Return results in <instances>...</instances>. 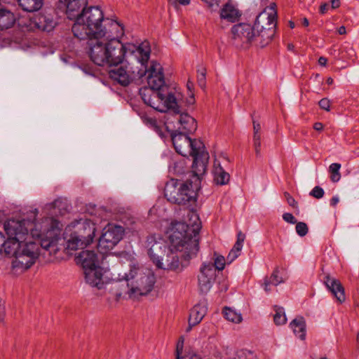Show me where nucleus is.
<instances>
[{
    "label": "nucleus",
    "instance_id": "nucleus-1",
    "mask_svg": "<svg viewBox=\"0 0 359 359\" xmlns=\"http://www.w3.org/2000/svg\"><path fill=\"white\" fill-rule=\"evenodd\" d=\"M201 228L200 222L191 226L181 222H172L169 228L170 245L164 260L158 261V268L177 272L183 271L199 250Z\"/></svg>",
    "mask_w": 359,
    "mask_h": 359
},
{
    "label": "nucleus",
    "instance_id": "nucleus-56",
    "mask_svg": "<svg viewBox=\"0 0 359 359\" xmlns=\"http://www.w3.org/2000/svg\"><path fill=\"white\" fill-rule=\"evenodd\" d=\"M332 8L333 9L337 8L340 6V1L339 0H331Z\"/></svg>",
    "mask_w": 359,
    "mask_h": 359
},
{
    "label": "nucleus",
    "instance_id": "nucleus-15",
    "mask_svg": "<svg viewBox=\"0 0 359 359\" xmlns=\"http://www.w3.org/2000/svg\"><path fill=\"white\" fill-rule=\"evenodd\" d=\"M215 269L211 262L203 263L198 276L199 290L202 293H207L211 289L215 280Z\"/></svg>",
    "mask_w": 359,
    "mask_h": 359
},
{
    "label": "nucleus",
    "instance_id": "nucleus-21",
    "mask_svg": "<svg viewBox=\"0 0 359 359\" xmlns=\"http://www.w3.org/2000/svg\"><path fill=\"white\" fill-rule=\"evenodd\" d=\"M76 264H80L84 271L99 266L97 255L93 250H83L75 257Z\"/></svg>",
    "mask_w": 359,
    "mask_h": 359
},
{
    "label": "nucleus",
    "instance_id": "nucleus-18",
    "mask_svg": "<svg viewBox=\"0 0 359 359\" xmlns=\"http://www.w3.org/2000/svg\"><path fill=\"white\" fill-rule=\"evenodd\" d=\"M73 20H75V22L72 27V31L74 37L79 40L88 39V46L92 41H95L96 40L101 39L97 37L94 32H91V30L88 29V26H87L86 23L80 22L79 17H76Z\"/></svg>",
    "mask_w": 359,
    "mask_h": 359
},
{
    "label": "nucleus",
    "instance_id": "nucleus-42",
    "mask_svg": "<svg viewBox=\"0 0 359 359\" xmlns=\"http://www.w3.org/2000/svg\"><path fill=\"white\" fill-rule=\"evenodd\" d=\"M205 75L206 69L204 67L198 69V83L201 88H204L205 86Z\"/></svg>",
    "mask_w": 359,
    "mask_h": 359
},
{
    "label": "nucleus",
    "instance_id": "nucleus-41",
    "mask_svg": "<svg viewBox=\"0 0 359 359\" xmlns=\"http://www.w3.org/2000/svg\"><path fill=\"white\" fill-rule=\"evenodd\" d=\"M233 359H255V355L251 351L241 350Z\"/></svg>",
    "mask_w": 359,
    "mask_h": 359
},
{
    "label": "nucleus",
    "instance_id": "nucleus-12",
    "mask_svg": "<svg viewBox=\"0 0 359 359\" xmlns=\"http://www.w3.org/2000/svg\"><path fill=\"white\" fill-rule=\"evenodd\" d=\"M232 43L238 48H248L251 45L260 47L257 33L253 26L247 23H239L231 28Z\"/></svg>",
    "mask_w": 359,
    "mask_h": 359
},
{
    "label": "nucleus",
    "instance_id": "nucleus-64",
    "mask_svg": "<svg viewBox=\"0 0 359 359\" xmlns=\"http://www.w3.org/2000/svg\"><path fill=\"white\" fill-rule=\"evenodd\" d=\"M0 1L8 2V1H9V0H0Z\"/></svg>",
    "mask_w": 359,
    "mask_h": 359
},
{
    "label": "nucleus",
    "instance_id": "nucleus-20",
    "mask_svg": "<svg viewBox=\"0 0 359 359\" xmlns=\"http://www.w3.org/2000/svg\"><path fill=\"white\" fill-rule=\"evenodd\" d=\"M324 283L339 302L342 303L345 301L344 288L339 280L326 275L324 278Z\"/></svg>",
    "mask_w": 359,
    "mask_h": 359
},
{
    "label": "nucleus",
    "instance_id": "nucleus-51",
    "mask_svg": "<svg viewBox=\"0 0 359 359\" xmlns=\"http://www.w3.org/2000/svg\"><path fill=\"white\" fill-rule=\"evenodd\" d=\"M187 89L189 90V91L191 93V100L189 101L190 103H193L194 102V93L192 92V89L194 88V83L191 81H188L187 83Z\"/></svg>",
    "mask_w": 359,
    "mask_h": 359
},
{
    "label": "nucleus",
    "instance_id": "nucleus-2",
    "mask_svg": "<svg viewBox=\"0 0 359 359\" xmlns=\"http://www.w3.org/2000/svg\"><path fill=\"white\" fill-rule=\"evenodd\" d=\"M147 74L149 88L140 90L144 102L160 112H167L168 110L177 111V100L180 94L165 85L161 65L151 61L149 67L147 66Z\"/></svg>",
    "mask_w": 359,
    "mask_h": 359
},
{
    "label": "nucleus",
    "instance_id": "nucleus-6",
    "mask_svg": "<svg viewBox=\"0 0 359 359\" xmlns=\"http://www.w3.org/2000/svg\"><path fill=\"white\" fill-rule=\"evenodd\" d=\"M76 17H79V21L86 23L88 29L101 39L103 36L124 34L123 25L115 20L104 19L102 11L97 6H85Z\"/></svg>",
    "mask_w": 359,
    "mask_h": 359
},
{
    "label": "nucleus",
    "instance_id": "nucleus-3",
    "mask_svg": "<svg viewBox=\"0 0 359 359\" xmlns=\"http://www.w3.org/2000/svg\"><path fill=\"white\" fill-rule=\"evenodd\" d=\"M123 35L103 36L102 39L89 43L88 55L93 63L98 66H117L123 64L128 50L133 53L137 47L123 44L118 39Z\"/></svg>",
    "mask_w": 359,
    "mask_h": 359
},
{
    "label": "nucleus",
    "instance_id": "nucleus-62",
    "mask_svg": "<svg viewBox=\"0 0 359 359\" xmlns=\"http://www.w3.org/2000/svg\"><path fill=\"white\" fill-rule=\"evenodd\" d=\"M327 83L328 85H331L333 83V79L331 77L327 78Z\"/></svg>",
    "mask_w": 359,
    "mask_h": 359
},
{
    "label": "nucleus",
    "instance_id": "nucleus-52",
    "mask_svg": "<svg viewBox=\"0 0 359 359\" xmlns=\"http://www.w3.org/2000/svg\"><path fill=\"white\" fill-rule=\"evenodd\" d=\"M329 4L327 3H323L320 5V9H319V11H320V14H325L327 12L328 9H329Z\"/></svg>",
    "mask_w": 359,
    "mask_h": 359
},
{
    "label": "nucleus",
    "instance_id": "nucleus-43",
    "mask_svg": "<svg viewBox=\"0 0 359 359\" xmlns=\"http://www.w3.org/2000/svg\"><path fill=\"white\" fill-rule=\"evenodd\" d=\"M324 194L325 191L323 189L319 186H316L310 192V196L317 199L322 198Z\"/></svg>",
    "mask_w": 359,
    "mask_h": 359
},
{
    "label": "nucleus",
    "instance_id": "nucleus-61",
    "mask_svg": "<svg viewBox=\"0 0 359 359\" xmlns=\"http://www.w3.org/2000/svg\"><path fill=\"white\" fill-rule=\"evenodd\" d=\"M294 45H293V44H292V43H289V44L287 45V49H288L289 50H294Z\"/></svg>",
    "mask_w": 359,
    "mask_h": 359
},
{
    "label": "nucleus",
    "instance_id": "nucleus-33",
    "mask_svg": "<svg viewBox=\"0 0 359 359\" xmlns=\"http://www.w3.org/2000/svg\"><path fill=\"white\" fill-rule=\"evenodd\" d=\"M224 316L229 321L239 323L242 321V316L240 313L236 312L230 308H225L224 311Z\"/></svg>",
    "mask_w": 359,
    "mask_h": 359
},
{
    "label": "nucleus",
    "instance_id": "nucleus-50",
    "mask_svg": "<svg viewBox=\"0 0 359 359\" xmlns=\"http://www.w3.org/2000/svg\"><path fill=\"white\" fill-rule=\"evenodd\" d=\"M239 255L238 254H236V252H234V251H230L227 257H226V259H227V262H229V263H231L233 261H234Z\"/></svg>",
    "mask_w": 359,
    "mask_h": 359
},
{
    "label": "nucleus",
    "instance_id": "nucleus-31",
    "mask_svg": "<svg viewBox=\"0 0 359 359\" xmlns=\"http://www.w3.org/2000/svg\"><path fill=\"white\" fill-rule=\"evenodd\" d=\"M20 243L21 241L8 237V239L6 240L5 244L2 248V253H4L8 256H13L15 257V252L18 250Z\"/></svg>",
    "mask_w": 359,
    "mask_h": 359
},
{
    "label": "nucleus",
    "instance_id": "nucleus-9",
    "mask_svg": "<svg viewBox=\"0 0 359 359\" xmlns=\"http://www.w3.org/2000/svg\"><path fill=\"white\" fill-rule=\"evenodd\" d=\"M275 6V4H271L269 7L261 12L255 20L253 27L257 33V39L259 41L261 48L267 46L275 34L277 17Z\"/></svg>",
    "mask_w": 359,
    "mask_h": 359
},
{
    "label": "nucleus",
    "instance_id": "nucleus-59",
    "mask_svg": "<svg viewBox=\"0 0 359 359\" xmlns=\"http://www.w3.org/2000/svg\"><path fill=\"white\" fill-rule=\"evenodd\" d=\"M338 33L339 34H346V27L344 26H341L338 29Z\"/></svg>",
    "mask_w": 359,
    "mask_h": 359
},
{
    "label": "nucleus",
    "instance_id": "nucleus-63",
    "mask_svg": "<svg viewBox=\"0 0 359 359\" xmlns=\"http://www.w3.org/2000/svg\"><path fill=\"white\" fill-rule=\"evenodd\" d=\"M289 25H290V27L291 29H293V28H294V27H295L294 22H292V21H290V22H289Z\"/></svg>",
    "mask_w": 359,
    "mask_h": 359
},
{
    "label": "nucleus",
    "instance_id": "nucleus-26",
    "mask_svg": "<svg viewBox=\"0 0 359 359\" xmlns=\"http://www.w3.org/2000/svg\"><path fill=\"white\" fill-rule=\"evenodd\" d=\"M212 173L214 181L217 184L224 185L229 182V174L224 170L220 163L217 160L214 162Z\"/></svg>",
    "mask_w": 359,
    "mask_h": 359
},
{
    "label": "nucleus",
    "instance_id": "nucleus-40",
    "mask_svg": "<svg viewBox=\"0 0 359 359\" xmlns=\"http://www.w3.org/2000/svg\"><path fill=\"white\" fill-rule=\"evenodd\" d=\"M295 224H296L295 230H296L297 233L301 237L306 236L309 231V228H308L307 224L305 222H297V223H295Z\"/></svg>",
    "mask_w": 359,
    "mask_h": 359
},
{
    "label": "nucleus",
    "instance_id": "nucleus-34",
    "mask_svg": "<svg viewBox=\"0 0 359 359\" xmlns=\"http://www.w3.org/2000/svg\"><path fill=\"white\" fill-rule=\"evenodd\" d=\"M341 164L337 163H332L329 167V172L330 173V180L332 182H337L341 179V174L339 170Z\"/></svg>",
    "mask_w": 359,
    "mask_h": 359
},
{
    "label": "nucleus",
    "instance_id": "nucleus-49",
    "mask_svg": "<svg viewBox=\"0 0 359 359\" xmlns=\"http://www.w3.org/2000/svg\"><path fill=\"white\" fill-rule=\"evenodd\" d=\"M252 123H253V135H262V133H261L262 128H261V125L259 124V123L253 120Z\"/></svg>",
    "mask_w": 359,
    "mask_h": 359
},
{
    "label": "nucleus",
    "instance_id": "nucleus-24",
    "mask_svg": "<svg viewBox=\"0 0 359 359\" xmlns=\"http://www.w3.org/2000/svg\"><path fill=\"white\" fill-rule=\"evenodd\" d=\"M66 6L67 17L73 20L87 4L88 0H60Z\"/></svg>",
    "mask_w": 359,
    "mask_h": 359
},
{
    "label": "nucleus",
    "instance_id": "nucleus-45",
    "mask_svg": "<svg viewBox=\"0 0 359 359\" xmlns=\"http://www.w3.org/2000/svg\"><path fill=\"white\" fill-rule=\"evenodd\" d=\"M284 196L289 205L292 206L294 208H297V201L289 193L285 192Z\"/></svg>",
    "mask_w": 359,
    "mask_h": 359
},
{
    "label": "nucleus",
    "instance_id": "nucleus-57",
    "mask_svg": "<svg viewBox=\"0 0 359 359\" xmlns=\"http://www.w3.org/2000/svg\"><path fill=\"white\" fill-rule=\"evenodd\" d=\"M327 60L325 57H320L318 59V63L321 66H325L327 64Z\"/></svg>",
    "mask_w": 359,
    "mask_h": 359
},
{
    "label": "nucleus",
    "instance_id": "nucleus-28",
    "mask_svg": "<svg viewBox=\"0 0 359 359\" xmlns=\"http://www.w3.org/2000/svg\"><path fill=\"white\" fill-rule=\"evenodd\" d=\"M240 16L238 9L229 4H226L220 11V17L222 19L226 20L229 22H235Z\"/></svg>",
    "mask_w": 359,
    "mask_h": 359
},
{
    "label": "nucleus",
    "instance_id": "nucleus-4",
    "mask_svg": "<svg viewBox=\"0 0 359 359\" xmlns=\"http://www.w3.org/2000/svg\"><path fill=\"white\" fill-rule=\"evenodd\" d=\"M154 283L155 277L151 271L133 267L126 274V281L114 283L111 290L115 296L116 301H118L123 294H128L130 298H136L150 292Z\"/></svg>",
    "mask_w": 359,
    "mask_h": 359
},
{
    "label": "nucleus",
    "instance_id": "nucleus-44",
    "mask_svg": "<svg viewBox=\"0 0 359 359\" xmlns=\"http://www.w3.org/2000/svg\"><path fill=\"white\" fill-rule=\"evenodd\" d=\"M140 117L143 123H145L146 125L151 127L156 126V120L155 118L150 117L145 114H142Z\"/></svg>",
    "mask_w": 359,
    "mask_h": 359
},
{
    "label": "nucleus",
    "instance_id": "nucleus-32",
    "mask_svg": "<svg viewBox=\"0 0 359 359\" xmlns=\"http://www.w3.org/2000/svg\"><path fill=\"white\" fill-rule=\"evenodd\" d=\"M279 270L278 268L275 269L271 275L270 278H266L264 283V290L266 292L270 291V288L269 287L270 285H278V284L283 283L284 280L282 277L279 276Z\"/></svg>",
    "mask_w": 359,
    "mask_h": 359
},
{
    "label": "nucleus",
    "instance_id": "nucleus-23",
    "mask_svg": "<svg viewBox=\"0 0 359 359\" xmlns=\"http://www.w3.org/2000/svg\"><path fill=\"white\" fill-rule=\"evenodd\" d=\"M49 236L42 238L40 241L41 247L50 255H55L59 251L58 241L60 239L57 235L49 232Z\"/></svg>",
    "mask_w": 359,
    "mask_h": 359
},
{
    "label": "nucleus",
    "instance_id": "nucleus-7",
    "mask_svg": "<svg viewBox=\"0 0 359 359\" xmlns=\"http://www.w3.org/2000/svg\"><path fill=\"white\" fill-rule=\"evenodd\" d=\"M133 53L136 57L135 63L113 66L114 68L109 72L110 78L123 86L146 76L147 63L149 59L150 49L149 48H144L140 46L136 50H133Z\"/></svg>",
    "mask_w": 359,
    "mask_h": 359
},
{
    "label": "nucleus",
    "instance_id": "nucleus-48",
    "mask_svg": "<svg viewBox=\"0 0 359 359\" xmlns=\"http://www.w3.org/2000/svg\"><path fill=\"white\" fill-rule=\"evenodd\" d=\"M5 315V302L0 298V323L4 322Z\"/></svg>",
    "mask_w": 359,
    "mask_h": 359
},
{
    "label": "nucleus",
    "instance_id": "nucleus-36",
    "mask_svg": "<svg viewBox=\"0 0 359 359\" xmlns=\"http://www.w3.org/2000/svg\"><path fill=\"white\" fill-rule=\"evenodd\" d=\"M183 345H184V339L182 337H181L177 344L176 359H200L196 355H193L191 356H189V355L182 356L181 355L182 353Z\"/></svg>",
    "mask_w": 359,
    "mask_h": 359
},
{
    "label": "nucleus",
    "instance_id": "nucleus-29",
    "mask_svg": "<svg viewBox=\"0 0 359 359\" xmlns=\"http://www.w3.org/2000/svg\"><path fill=\"white\" fill-rule=\"evenodd\" d=\"M294 334L301 339H304L306 336V323L303 317L294 319L290 325Z\"/></svg>",
    "mask_w": 359,
    "mask_h": 359
},
{
    "label": "nucleus",
    "instance_id": "nucleus-35",
    "mask_svg": "<svg viewBox=\"0 0 359 359\" xmlns=\"http://www.w3.org/2000/svg\"><path fill=\"white\" fill-rule=\"evenodd\" d=\"M276 313L273 316L274 323L277 325H283L286 323L287 318L283 307L275 306Z\"/></svg>",
    "mask_w": 359,
    "mask_h": 359
},
{
    "label": "nucleus",
    "instance_id": "nucleus-37",
    "mask_svg": "<svg viewBox=\"0 0 359 359\" xmlns=\"http://www.w3.org/2000/svg\"><path fill=\"white\" fill-rule=\"evenodd\" d=\"M245 235L241 232H239L237 235V241L234 244L233 248L231 250V251H234L236 254L240 255V252L243 248V244L245 240Z\"/></svg>",
    "mask_w": 359,
    "mask_h": 359
},
{
    "label": "nucleus",
    "instance_id": "nucleus-19",
    "mask_svg": "<svg viewBox=\"0 0 359 359\" xmlns=\"http://www.w3.org/2000/svg\"><path fill=\"white\" fill-rule=\"evenodd\" d=\"M84 276L86 283L91 287H97L99 290L103 288L104 285L102 278L103 273L102 269L100 266L86 269Z\"/></svg>",
    "mask_w": 359,
    "mask_h": 359
},
{
    "label": "nucleus",
    "instance_id": "nucleus-10",
    "mask_svg": "<svg viewBox=\"0 0 359 359\" xmlns=\"http://www.w3.org/2000/svg\"><path fill=\"white\" fill-rule=\"evenodd\" d=\"M75 231L67 241V249L76 250L93 242L96 228L95 223L90 219H80L74 226Z\"/></svg>",
    "mask_w": 359,
    "mask_h": 359
},
{
    "label": "nucleus",
    "instance_id": "nucleus-58",
    "mask_svg": "<svg viewBox=\"0 0 359 359\" xmlns=\"http://www.w3.org/2000/svg\"><path fill=\"white\" fill-rule=\"evenodd\" d=\"M182 6H187L190 4V0H177Z\"/></svg>",
    "mask_w": 359,
    "mask_h": 359
},
{
    "label": "nucleus",
    "instance_id": "nucleus-46",
    "mask_svg": "<svg viewBox=\"0 0 359 359\" xmlns=\"http://www.w3.org/2000/svg\"><path fill=\"white\" fill-rule=\"evenodd\" d=\"M283 219L287 223L294 224L297 223L296 218L292 215V214L286 212L283 215Z\"/></svg>",
    "mask_w": 359,
    "mask_h": 359
},
{
    "label": "nucleus",
    "instance_id": "nucleus-39",
    "mask_svg": "<svg viewBox=\"0 0 359 359\" xmlns=\"http://www.w3.org/2000/svg\"><path fill=\"white\" fill-rule=\"evenodd\" d=\"M261 139L262 135H253L252 142L257 157L261 156Z\"/></svg>",
    "mask_w": 359,
    "mask_h": 359
},
{
    "label": "nucleus",
    "instance_id": "nucleus-14",
    "mask_svg": "<svg viewBox=\"0 0 359 359\" xmlns=\"http://www.w3.org/2000/svg\"><path fill=\"white\" fill-rule=\"evenodd\" d=\"M33 226L32 222L25 219H9L4 224V230L8 237L22 242L32 238L28 234L29 231H32L33 236H41V233H35L34 232Z\"/></svg>",
    "mask_w": 359,
    "mask_h": 359
},
{
    "label": "nucleus",
    "instance_id": "nucleus-13",
    "mask_svg": "<svg viewBox=\"0 0 359 359\" xmlns=\"http://www.w3.org/2000/svg\"><path fill=\"white\" fill-rule=\"evenodd\" d=\"M125 230L120 225L108 224L102 230L99 238L97 248L100 253L105 254L112 250L123 238Z\"/></svg>",
    "mask_w": 359,
    "mask_h": 359
},
{
    "label": "nucleus",
    "instance_id": "nucleus-16",
    "mask_svg": "<svg viewBox=\"0 0 359 359\" xmlns=\"http://www.w3.org/2000/svg\"><path fill=\"white\" fill-rule=\"evenodd\" d=\"M147 243L148 254L153 263L158 267V261L162 262L164 260L167 245L163 240H156L154 236H149Z\"/></svg>",
    "mask_w": 359,
    "mask_h": 359
},
{
    "label": "nucleus",
    "instance_id": "nucleus-27",
    "mask_svg": "<svg viewBox=\"0 0 359 359\" xmlns=\"http://www.w3.org/2000/svg\"><path fill=\"white\" fill-rule=\"evenodd\" d=\"M16 21L15 14L10 10L0 8V30L12 27Z\"/></svg>",
    "mask_w": 359,
    "mask_h": 359
},
{
    "label": "nucleus",
    "instance_id": "nucleus-54",
    "mask_svg": "<svg viewBox=\"0 0 359 359\" xmlns=\"http://www.w3.org/2000/svg\"><path fill=\"white\" fill-rule=\"evenodd\" d=\"M313 128L317 131H321L323 129V124L320 122H316L313 125Z\"/></svg>",
    "mask_w": 359,
    "mask_h": 359
},
{
    "label": "nucleus",
    "instance_id": "nucleus-30",
    "mask_svg": "<svg viewBox=\"0 0 359 359\" xmlns=\"http://www.w3.org/2000/svg\"><path fill=\"white\" fill-rule=\"evenodd\" d=\"M20 7L27 12L39 11L43 5V0H18Z\"/></svg>",
    "mask_w": 359,
    "mask_h": 359
},
{
    "label": "nucleus",
    "instance_id": "nucleus-38",
    "mask_svg": "<svg viewBox=\"0 0 359 359\" xmlns=\"http://www.w3.org/2000/svg\"><path fill=\"white\" fill-rule=\"evenodd\" d=\"M215 258L214 259V263L212 264L214 269H215V271H222L224 269L225 266V259L222 255H217L215 254Z\"/></svg>",
    "mask_w": 359,
    "mask_h": 359
},
{
    "label": "nucleus",
    "instance_id": "nucleus-17",
    "mask_svg": "<svg viewBox=\"0 0 359 359\" xmlns=\"http://www.w3.org/2000/svg\"><path fill=\"white\" fill-rule=\"evenodd\" d=\"M177 110V111H174L172 110H168L167 111H172L173 114L177 116V119L180 125L178 127V130H180L179 132H182V133L187 134L195 132L197 129V123L195 118H194L187 113H182L178 104Z\"/></svg>",
    "mask_w": 359,
    "mask_h": 359
},
{
    "label": "nucleus",
    "instance_id": "nucleus-53",
    "mask_svg": "<svg viewBox=\"0 0 359 359\" xmlns=\"http://www.w3.org/2000/svg\"><path fill=\"white\" fill-rule=\"evenodd\" d=\"M6 240L4 236L0 232V253H2V248L5 244Z\"/></svg>",
    "mask_w": 359,
    "mask_h": 359
},
{
    "label": "nucleus",
    "instance_id": "nucleus-5",
    "mask_svg": "<svg viewBox=\"0 0 359 359\" xmlns=\"http://www.w3.org/2000/svg\"><path fill=\"white\" fill-rule=\"evenodd\" d=\"M172 140L175 151L183 156H191L194 158L192 172L199 180L206 171L209 154L205 151L204 144L197 139H191L187 133L175 132L172 135Z\"/></svg>",
    "mask_w": 359,
    "mask_h": 359
},
{
    "label": "nucleus",
    "instance_id": "nucleus-60",
    "mask_svg": "<svg viewBox=\"0 0 359 359\" xmlns=\"http://www.w3.org/2000/svg\"><path fill=\"white\" fill-rule=\"evenodd\" d=\"M302 23L306 27L309 26V20L306 18L303 19V22Z\"/></svg>",
    "mask_w": 359,
    "mask_h": 359
},
{
    "label": "nucleus",
    "instance_id": "nucleus-11",
    "mask_svg": "<svg viewBox=\"0 0 359 359\" xmlns=\"http://www.w3.org/2000/svg\"><path fill=\"white\" fill-rule=\"evenodd\" d=\"M39 255V243L34 241L33 238L22 241L12 262L13 268L22 271L28 269L34 264Z\"/></svg>",
    "mask_w": 359,
    "mask_h": 359
},
{
    "label": "nucleus",
    "instance_id": "nucleus-22",
    "mask_svg": "<svg viewBox=\"0 0 359 359\" xmlns=\"http://www.w3.org/2000/svg\"><path fill=\"white\" fill-rule=\"evenodd\" d=\"M32 22L37 29L48 32L52 31L56 25L50 14L41 13H38L33 18Z\"/></svg>",
    "mask_w": 359,
    "mask_h": 359
},
{
    "label": "nucleus",
    "instance_id": "nucleus-55",
    "mask_svg": "<svg viewBox=\"0 0 359 359\" xmlns=\"http://www.w3.org/2000/svg\"><path fill=\"white\" fill-rule=\"evenodd\" d=\"M339 198L338 196H333L331 200H330V205L332 206H336L337 204L339 203Z\"/></svg>",
    "mask_w": 359,
    "mask_h": 359
},
{
    "label": "nucleus",
    "instance_id": "nucleus-25",
    "mask_svg": "<svg viewBox=\"0 0 359 359\" xmlns=\"http://www.w3.org/2000/svg\"><path fill=\"white\" fill-rule=\"evenodd\" d=\"M206 313L207 306L205 302H200L196 304L190 311L189 318V327L188 330L191 329V326L198 324L204 318Z\"/></svg>",
    "mask_w": 359,
    "mask_h": 359
},
{
    "label": "nucleus",
    "instance_id": "nucleus-8",
    "mask_svg": "<svg viewBox=\"0 0 359 359\" xmlns=\"http://www.w3.org/2000/svg\"><path fill=\"white\" fill-rule=\"evenodd\" d=\"M195 180V187H193V182L189 180L183 182L175 179H170L165 184L164 189V195L168 201L172 203L180 205H187L195 203L196 201V191L198 189V183L201 182L196 180V177L194 174Z\"/></svg>",
    "mask_w": 359,
    "mask_h": 359
},
{
    "label": "nucleus",
    "instance_id": "nucleus-47",
    "mask_svg": "<svg viewBox=\"0 0 359 359\" xmlns=\"http://www.w3.org/2000/svg\"><path fill=\"white\" fill-rule=\"evenodd\" d=\"M319 106L321 109L325 111H330V100L327 98H323L319 101Z\"/></svg>",
    "mask_w": 359,
    "mask_h": 359
}]
</instances>
